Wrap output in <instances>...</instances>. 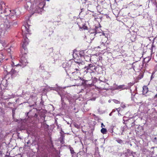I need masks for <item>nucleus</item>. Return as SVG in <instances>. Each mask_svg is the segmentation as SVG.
Instances as JSON below:
<instances>
[{"label": "nucleus", "instance_id": "nucleus-1", "mask_svg": "<svg viewBox=\"0 0 157 157\" xmlns=\"http://www.w3.org/2000/svg\"><path fill=\"white\" fill-rule=\"evenodd\" d=\"M22 35L23 37L22 47L24 50L26 51L25 53V54L27 52L26 46L28 44L29 42L28 39L27 37V34H30V31L29 29V25L26 24L25 25L23 26L22 27Z\"/></svg>", "mask_w": 157, "mask_h": 157}, {"label": "nucleus", "instance_id": "nucleus-32", "mask_svg": "<svg viewBox=\"0 0 157 157\" xmlns=\"http://www.w3.org/2000/svg\"><path fill=\"white\" fill-rule=\"evenodd\" d=\"M11 50L10 48L8 49L7 51L9 52H10Z\"/></svg>", "mask_w": 157, "mask_h": 157}, {"label": "nucleus", "instance_id": "nucleus-29", "mask_svg": "<svg viewBox=\"0 0 157 157\" xmlns=\"http://www.w3.org/2000/svg\"><path fill=\"white\" fill-rule=\"evenodd\" d=\"M157 138L156 137L154 138V140H153V141L154 142H156V141Z\"/></svg>", "mask_w": 157, "mask_h": 157}, {"label": "nucleus", "instance_id": "nucleus-23", "mask_svg": "<svg viewBox=\"0 0 157 157\" xmlns=\"http://www.w3.org/2000/svg\"><path fill=\"white\" fill-rule=\"evenodd\" d=\"M59 94L60 95L61 97V101L63 102V96L61 94L59 93Z\"/></svg>", "mask_w": 157, "mask_h": 157}, {"label": "nucleus", "instance_id": "nucleus-14", "mask_svg": "<svg viewBox=\"0 0 157 157\" xmlns=\"http://www.w3.org/2000/svg\"><path fill=\"white\" fill-rule=\"evenodd\" d=\"M1 45L3 47H5L6 46V44L4 40H0V46Z\"/></svg>", "mask_w": 157, "mask_h": 157}, {"label": "nucleus", "instance_id": "nucleus-36", "mask_svg": "<svg viewBox=\"0 0 157 157\" xmlns=\"http://www.w3.org/2000/svg\"><path fill=\"white\" fill-rule=\"evenodd\" d=\"M125 117H123V119H124Z\"/></svg>", "mask_w": 157, "mask_h": 157}, {"label": "nucleus", "instance_id": "nucleus-15", "mask_svg": "<svg viewBox=\"0 0 157 157\" xmlns=\"http://www.w3.org/2000/svg\"><path fill=\"white\" fill-rule=\"evenodd\" d=\"M9 11L10 12V13L9 14V17L12 16L16 14V12L14 10H9Z\"/></svg>", "mask_w": 157, "mask_h": 157}, {"label": "nucleus", "instance_id": "nucleus-11", "mask_svg": "<svg viewBox=\"0 0 157 157\" xmlns=\"http://www.w3.org/2000/svg\"><path fill=\"white\" fill-rule=\"evenodd\" d=\"M127 89V87L125 85H120L119 86H117L115 88V89L116 90H121L124 89Z\"/></svg>", "mask_w": 157, "mask_h": 157}, {"label": "nucleus", "instance_id": "nucleus-8", "mask_svg": "<svg viewBox=\"0 0 157 157\" xmlns=\"http://www.w3.org/2000/svg\"><path fill=\"white\" fill-rule=\"evenodd\" d=\"M6 71L8 73H9L10 74H11L13 77L17 75L18 74V71L13 69H12L10 71L8 70H6Z\"/></svg>", "mask_w": 157, "mask_h": 157}, {"label": "nucleus", "instance_id": "nucleus-5", "mask_svg": "<svg viewBox=\"0 0 157 157\" xmlns=\"http://www.w3.org/2000/svg\"><path fill=\"white\" fill-rule=\"evenodd\" d=\"M20 62L21 64H20V65L23 67L26 66L28 63L26 58L23 56H22L21 57Z\"/></svg>", "mask_w": 157, "mask_h": 157}, {"label": "nucleus", "instance_id": "nucleus-13", "mask_svg": "<svg viewBox=\"0 0 157 157\" xmlns=\"http://www.w3.org/2000/svg\"><path fill=\"white\" fill-rule=\"evenodd\" d=\"M148 91V88L147 86H144L143 87V94H146Z\"/></svg>", "mask_w": 157, "mask_h": 157}, {"label": "nucleus", "instance_id": "nucleus-3", "mask_svg": "<svg viewBox=\"0 0 157 157\" xmlns=\"http://www.w3.org/2000/svg\"><path fill=\"white\" fill-rule=\"evenodd\" d=\"M97 67L94 66L93 64H89L88 66L85 67H84V72L87 73L88 72L90 73L94 72L96 71Z\"/></svg>", "mask_w": 157, "mask_h": 157}, {"label": "nucleus", "instance_id": "nucleus-6", "mask_svg": "<svg viewBox=\"0 0 157 157\" xmlns=\"http://www.w3.org/2000/svg\"><path fill=\"white\" fill-rule=\"evenodd\" d=\"M6 12V9L5 8V4L2 1L0 2V13H5Z\"/></svg>", "mask_w": 157, "mask_h": 157}, {"label": "nucleus", "instance_id": "nucleus-28", "mask_svg": "<svg viewBox=\"0 0 157 157\" xmlns=\"http://www.w3.org/2000/svg\"><path fill=\"white\" fill-rule=\"evenodd\" d=\"M14 97V96L13 95H10L9 97H8L9 98H11Z\"/></svg>", "mask_w": 157, "mask_h": 157}, {"label": "nucleus", "instance_id": "nucleus-34", "mask_svg": "<svg viewBox=\"0 0 157 157\" xmlns=\"http://www.w3.org/2000/svg\"><path fill=\"white\" fill-rule=\"evenodd\" d=\"M109 116H111V113H110L109 114Z\"/></svg>", "mask_w": 157, "mask_h": 157}, {"label": "nucleus", "instance_id": "nucleus-21", "mask_svg": "<svg viewBox=\"0 0 157 157\" xmlns=\"http://www.w3.org/2000/svg\"><path fill=\"white\" fill-rule=\"evenodd\" d=\"M116 141L119 144H122L123 143V141L121 139H118L116 140Z\"/></svg>", "mask_w": 157, "mask_h": 157}, {"label": "nucleus", "instance_id": "nucleus-38", "mask_svg": "<svg viewBox=\"0 0 157 157\" xmlns=\"http://www.w3.org/2000/svg\"><path fill=\"white\" fill-rule=\"evenodd\" d=\"M19 65V64H18L17 65Z\"/></svg>", "mask_w": 157, "mask_h": 157}, {"label": "nucleus", "instance_id": "nucleus-24", "mask_svg": "<svg viewBox=\"0 0 157 157\" xmlns=\"http://www.w3.org/2000/svg\"><path fill=\"white\" fill-rule=\"evenodd\" d=\"M78 111V109L76 108H74V112L75 113H77Z\"/></svg>", "mask_w": 157, "mask_h": 157}, {"label": "nucleus", "instance_id": "nucleus-33", "mask_svg": "<svg viewBox=\"0 0 157 157\" xmlns=\"http://www.w3.org/2000/svg\"><path fill=\"white\" fill-rule=\"evenodd\" d=\"M119 71H121V72H121V70H119Z\"/></svg>", "mask_w": 157, "mask_h": 157}, {"label": "nucleus", "instance_id": "nucleus-26", "mask_svg": "<svg viewBox=\"0 0 157 157\" xmlns=\"http://www.w3.org/2000/svg\"><path fill=\"white\" fill-rule=\"evenodd\" d=\"M121 106L123 108H124L125 107V105L122 103H121Z\"/></svg>", "mask_w": 157, "mask_h": 157}, {"label": "nucleus", "instance_id": "nucleus-2", "mask_svg": "<svg viewBox=\"0 0 157 157\" xmlns=\"http://www.w3.org/2000/svg\"><path fill=\"white\" fill-rule=\"evenodd\" d=\"M11 29L10 22L6 20L3 24L0 25V37L9 33Z\"/></svg>", "mask_w": 157, "mask_h": 157}, {"label": "nucleus", "instance_id": "nucleus-18", "mask_svg": "<svg viewBox=\"0 0 157 157\" xmlns=\"http://www.w3.org/2000/svg\"><path fill=\"white\" fill-rule=\"evenodd\" d=\"M101 132L103 134L107 133V131L106 129L104 128H102L101 130Z\"/></svg>", "mask_w": 157, "mask_h": 157}, {"label": "nucleus", "instance_id": "nucleus-4", "mask_svg": "<svg viewBox=\"0 0 157 157\" xmlns=\"http://www.w3.org/2000/svg\"><path fill=\"white\" fill-rule=\"evenodd\" d=\"M45 4V2L44 0L40 2L38 5L36 7V12L38 13H40L42 12Z\"/></svg>", "mask_w": 157, "mask_h": 157}, {"label": "nucleus", "instance_id": "nucleus-17", "mask_svg": "<svg viewBox=\"0 0 157 157\" xmlns=\"http://www.w3.org/2000/svg\"><path fill=\"white\" fill-rule=\"evenodd\" d=\"M70 65L67 63L65 62L63 64V68L68 67H70Z\"/></svg>", "mask_w": 157, "mask_h": 157}, {"label": "nucleus", "instance_id": "nucleus-10", "mask_svg": "<svg viewBox=\"0 0 157 157\" xmlns=\"http://www.w3.org/2000/svg\"><path fill=\"white\" fill-rule=\"evenodd\" d=\"M79 54L81 57L83 56L84 55V52L83 51H81L79 52L76 51V52H73V56L74 58H76V56L77 54Z\"/></svg>", "mask_w": 157, "mask_h": 157}, {"label": "nucleus", "instance_id": "nucleus-37", "mask_svg": "<svg viewBox=\"0 0 157 157\" xmlns=\"http://www.w3.org/2000/svg\"><path fill=\"white\" fill-rule=\"evenodd\" d=\"M156 56L157 57V54L156 55Z\"/></svg>", "mask_w": 157, "mask_h": 157}, {"label": "nucleus", "instance_id": "nucleus-19", "mask_svg": "<svg viewBox=\"0 0 157 157\" xmlns=\"http://www.w3.org/2000/svg\"><path fill=\"white\" fill-rule=\"evenodd\" d=\"M128 127L126 125H124L121 128V130L123 132H124L126 130L128 129Z\"/></svg>", "mask_w": 157, "mask_h": 157}, {"label": "nucleus", "instance_id": "nucleus-22", "mask_svg": "<svg viewBox=\"0 0 157 157\" xmlns=\"http://www.w3.org/2000/svg\"><path fill=\"white\" fill-rule=\"evenodd\" d=\"M113 101L114 103L116 104H120V102L117 100L114 99L113 100Z\"/></svg>", "mask_w": 157, "mask_h": 157}, {"label": "nucleus", "instance_id": "nucleus-16", "mask_svg": "<svg viewBox=\"0 0 157 157\" xmlns=\"http://www.w3.org/2000/svg\"><path fill=\"white\" fill-rule=\"evenodd\" d=\"M31 6V3L30 2H26L25 5V7L26 9H27L29 6Z\"/></svg>", "mask_w": 157, "mask_h": 157}, {"label": "nucleus", "instance_id": "nucleus-9", "mask_svg": "<svg viewBox=\"0 0 157 157\" xmlns=\"http://www.w3.org/2000/svg\"><path fill=\"white\" fill-rule=\"evenodd\" d=\"M80 65H82V63L81 62L79 63L78 62H77L75 64V65L76 66H77L78 67V68H76L74 69V70H75L76 71H74L72 73V74L74 75L76 72L77 74L80 73V70L79 69V68L78 67V65L80 66Z\"/></svg>", "mask_w": 157, "mask_h": 157}, {"label": "nucleus", "instance_id": "nucleus-35", "mask_svg": "<svg viewBox=\"0 0 157 157\" xmlns=\"http://www.w3.org/2000/svg\"><path fill=\"white\" fill-rule=\"evenodd\" d=\"M152 1L154 2L155 0H151Z\"/></svg>", "mask_w": 157, "mask_h": 157}, {"label": "nucleus", "instance_id": "nucleus-7", "mask_svg": "<svg viewBox=\"0 0 157 157\" xmlns=\"http://www.w3.org/2000/svg\"><path fill=\"white\" fill-rule=\"evenodd\" d=\"M102 34H103L102 35H100L101 36V45L104 46L105 45V44L108 40V38L104 35V33H102Z\"/></svg>", "mask_w": 157, "mask_h": 157}, {"label": "nucleus", "instance_id": "nucleus-12", "mask_svg": "<svg viewBox=\"0 0 157 157\" xmlns=\"http://www.w3.org/2000/svg\"><path fill=\"white\" fill-rule=\"evenodd\" d=\"M93 32H90V34H92L94 33H95V34H94V35H95L96 34H97L98 33H100L101 30L100 28H96L95 30H92Z\"/></svg>", "mask_w": 157, "mask_h": 157}, {"label": "nucleus", "instance_id": "nucleus-20", "mask_svg": "<svg viewBox=\"0 0 157 157\" xmlns=\"http://www.w3.org/2000/svg\"><path fill=\"white\" fill-rule=\"evenodd\" d=\"M78 25L80 29H83L84 30L87 29V27L85 25H83L82 26H80L79 25Z\"/></svg>", "mask_w": 157, "mask_h": 157}, {"label": "nucleus", "instance_id": "nucleus-27", "mask_svg": "<svg viewBox=\"0 0 157 157\" xmlns=\"http://www.w3.org/2000/svg\"><path fill=\"white\" fill-rule=\"evenodd\" d=\"M17 24V22L16 21H14L13 23V25H15Z\"/></svg>", "mask_w": 157, "mask_h": 157}, {"label": "nucleus", "instance_id": "nucleus-25", "mask_svg": "<svg viewBox=\"0 0 157 157\" xmlns=\"http://www.w3.org/2000/svg\"><path fill=\"white\" fill-rule=\"evenodd\" d=\"M154 74V72H153L152 73V75H151V80L152 79H153V78L154 77L153 76Z\"/></svg>", "mask_w": 157, "mask_h": 157}, {"label": "nucleus", "instance_id": "nucleus-31", "mask_svg": "<svg viewBox=\"0 0 157 157\" xmlns=\"http://www.w3.org/2000/svg\"><path fill=\"white\" fill-rule=\"evenodd\" d=\"M105 127V126L104 125L103 123H102L101 124V127Z\"/></svg>", "mask_w": 157, "mask_h": 157}, {"label": "nucleus", "instance_id": "nucleus-30", "mask_svg": "<svg viewBox=\"0 0 157 157\" xmlns=\"http://www.w3.org/2000/svg\"><path fill=\"white\" fill-rule=\"evenodd\" d=\"M151 157H157V155H154L151 156Z\"/></svg>", "mask_w": 157, "mask_h": 157}]
</instances>
